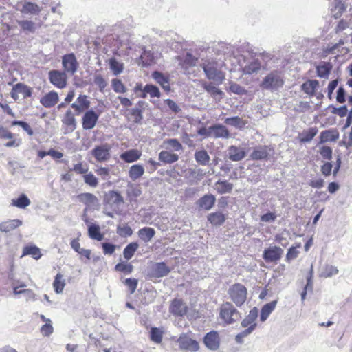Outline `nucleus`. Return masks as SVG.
Listing matches in <instances>:
<instances>
[{
  "instance_id": "f257e3e1",
  "label": "nucleus",
  "mask_w": 352,
  "mask_h": 352,
  "mask_svg": "<svg viewBox=\"0 0 352 352\" xmlns=\"http://www.w3.org/2000/svg\"><path fill=\"white\" fill-rule=\"evenodd\" d=\"M271 55L268 53L255 54L250 58L244 59V65H241L243 74H257L261 69L265 70Z\"/></svg>"
},
{
  "instance_id": "f03ea898",
  "label": "nucleus",
  "mask_w": 352,
  "mask_h": 352,
  "mask_svg": "<svg viewBox=\"0 0 352 352\" xmlns=\"http://www.w3.org/2000/svg\"><path fill=\"white\" fill-rule=\"evenodd\" d=\"M208 80H212L217 85H221L224 79L223 72L218 68V63L213 59H207L201 65Z\"/></svg>"
},
{
  "instance_id": "7ed1b4c3",
  "label": "nucleus",
  "mask_w": 352,
  "mask_h": 352,
  "mask_svg": "<svg viewBox=\"0 0 352 352\" xmlns=\"http://www.w3.org/2000/svg\"><path fill=\"white\" fill-rule=\"evenodd\" d=\"M104 205L105 210L109 208L112 212H104L109 217H113V212H117L120 207L124 204V198L118 191L111 190L108 192L104 197Z\"/></svg>"
},
{
  "instance_id": "20e7f679",
  "label": "nucleus",
  "mask_w": 352,
  "mask_h": 352,
  "mask_svg": "<svg viewBox=\"0 0 352 352\" xmlns=\"http://www.w3.org/2000/svg\"><path fill=\"white\" fill-rule=\"evenodd\" d=\"M284 85L283 76L281 72L274 70L265 76L261 83V87L267 90L275 91Z\"/></svg>"
},
{
  "instance_id": "39448f33",
  "label": "nucleus",
  "mask_w": 352,
  "mask_h": 352,
  "mask_svg": "<svg viewBox=\"0 0 352 352\" xmlns=\"http://www.w3.org/2000/svg\"><path fill=\"white\" fill-rule=\"evenodd\" d=\"M220 318L226 324H233L238 321L241 318V314L229 302H224L220 307Z\"/></svg>"
},
{
  "instance_id": "423d86ee",
  "label": "nucleus",
  "mask_w": 352,
  "mask_h": 352,
  "mask_svg": "<svg viewBox=\"0 0 352 352\" xmlns=\"http://www.w3.org/2000/svg\"><path fill=\"white\" fill-rule=\"evenodd\" d=\"M228 294L231 300L238 307L244 304L247 299L248 291L246 287L241 283H235L231 285Z\"/></svg>"
},
{
  "instance_id": "0eeeda50",
  "label": "nucleus",
  "mask_w": 352,
  "mask_h": 352,
  "mask_svg": "<svg viewBox=\"0 0 352 352\" xmlns=\"http://www.w3.org/2000/svg\"><path fill=\"white\" fill-rule=\"evenodd\" d=\"M227 156L232 162L241 161L246 156L245 146L244 144L230 146L227 149Z\"/></svg>"
},
{
  "instance_id": "6e6552de",
  "label": "nucleus",
  "mask_w": 352,
  "mask_h": 352,
  "mask_svg": "<svg viewBox=\"0 0 352 352\" xmlns=\"http://www.w3.org/2000/svg\"><path fill=\"white\" fill-rule=\"evenodd\" d=\"M207 135L208 136L215 139H228L231 136L227 127L221 124H216L210 126L208 129Z\"/></svg>"
},
{
  "instance_id": "1a4fd4ad",
  "label": "nucleus",
  "mask_w": 352,
  "mask_h": 352,
  "mask_svg": "<svg viewBox=\"0 0 352 352\" xmlns=\"http://www.w3.org/2000/svg\"><path fill=\"white\" fill-rule=\"evenodd\" d=\"M179 349L182 350H188L190 351H197L199 349L198 342L189 338L186 334L182 333L177 340Z\"/></svg>"
},
{
  "instance_id": "9d476101",
  "label": "nucleus",
  "mask_w": 352,
  "mask_h": 352,
  "mask_svg": "<svg viewBox=\"0 0 352 352\" xmlns=\"http://www.w3.org/2000/svg\"><path fill=\"white\" fill-rule=\"evenodd\" d=\"M111 146L108 144L96 146L91 150V155L98 162H106L110 158Z\"/></svg>"
},
{
  "instance_id": "9b49d317",
  "label": "nucleus",
  "mask_w": 352,
  "mask_h": 352,
  "mask_svg": "<svg viewBox=\"0 0 352 352\" xmlns=\"http://www.w3.org/2000/svg\"><path fill=\"white\" fill-rule=\"evenodd\" d=\"M78 201L86 206L85 211L95 208L99 205V200L96 196L89 192H82L77 195Z\"/></svg>"
},
{
  "instance_id": "f8f14e48",
  "label": "nucleus",
  "mask_w": 352,
  "mask_h": 352,
  "mask_svg": "<svg viewBox=\"0 0 352 352\" xmlns=\"http://www.w3.org/2000/svg\"><path fill=\"white\" fill-rule=\"evenodd\" d=\"M283 254V250L277 246L266 248L263 251V258L267 263L277 262L280 259Z\"/></svg>"
},
{
  "instance_id": "ddd939ff",
  "label": "nucleus",
  "mask_w": 352,
  "mask_h": 352,
  "mask_svg": "<svg viewBox=\"0 0 352 352\" xmlns=\"http://www.w3.org/2000/svg\"><path fill=\"white\" fill-rule=\"evenodd\" d=\"M50 82L58 88L63 89L67 85V76L65 72L59 70H51L49 72Z\"/></svg>"
},
{
  "instance_id": "4468645a",
  "label": "nucleus",
  "mask_w": 352,
  "mask_h": 352,
  "mask_svg": "<svg viewBox=\"0 0 352 352\" xmlns=\"http://www.w3.org/2000/svg\"><path fill=\"white\" fill-rule=\"evenodd\" d=\"M32 94V89L23 83H16L10 92L11 97L16 101L19 98V94L23 96V98L30 97Z\"/></svg>"
},
{
  "instance_id": "2eb2a0df",
  "label": "nucleus",
  "mask_w": 352,
  "mask_h": 352,
  "mask_svg": "<svg viewBox=\"0 0 352 352\" xmlns=\"http://www.w3.org/2000/svg\"><path fill=\"white\" fill-rule=\"evenodd\" d=\"M62 64L65 71L71 75L74 74L78 67V63L75 55L72 53L63 56Z\"/></svg>"
},
{
  "instance_id": "dca6fc26",
  "label": "nucleus",
  "mask_w": 352,
  "mask_h": 352,
  "mask_svg": "<svg viewBox=\"0 0 352 352\" xmlns=\"http://www.w3.org/2000/svg\"><path fill=\"white\" fill-rule=\"evenodd\" d=\"M204 343L206 346L212 351H216L220 346V337L216 331L207 333L204 338Z\"/></svg>"
},
{
  "instance_id": "f3484780",
  "label": "nucleus",
  "mask_w": 352,
  "mask_h": 352,
  "mask_svg": "<svg viewBox=\"0 0 352 352\" xmlns=\"http://www.w3.org/2000/svg\"><path fill=\"white\" fill-rule=\"evenodd\" d=\"M135 92L140 91V96L142 98H146L148 94L151 98H160L161 93L157 87L153 85L147 84L143 88L140 85H138L135 88Z\"/></svg>"
},
{
  "instance_id": "a211bd4d",
  "label": "nucleus",
  "mask_w": 352,
  "mask_h": 352,
  "mask_svg": "<svg viewBox=\"0 0 352 352\" xmlns=\"http://www.w3.org/2000/svg\"><path fill=\"white\" fill-rule=\"evenodd\" d=\"M170 272V267L165 263L159 262L152 265L149 274L153 278H162L167 276Z\"/></svg>"
},
{
  "instance_id": "6ab92c4d",
  "label": "nucleus",
  "mask_w": 352,
  "mask_h": 352,
  "mask_svg": "<svg viewBox=\"0 0 352 352\" xmlns=\"http://www.w3.org/2000/svg\"><path fill=\"white\" fill-rule=\"evenodd\" d=\"M99 116L92 109L85 112L82 118V128L85 130H90L95 127Z\"/></svg>"
},
{
  "instance_id": "aec40b11",
  "label": "nucleus",
  "mask_w": 352,
  "mask_h": 352,
  "mask_svg": "<svg viewBox=\"0 0 352 352\" xmlns=\"http://www.w3.org/2000/svg\"><path fill=\"white\" fill-rule=\"evenodd\" d=\"M169 311L175 316H184L188 312V307L182 299L175 298L171 302Z\"/></svg>"
},
{
  "instance_id": "412c9836",
  "label": "nucleus",
  "mask_w": 352,
  "mask_h": 352,
  "mask_svg": "<svg viewBox=\"0 0 352 352\" xmlns=\"http://www.w3.org/2000/svg\"><path fill=\"white\" fill-rule=\"evenodd\" d=\"M90 107V101L86 95H80L76 101L72 104V107L75 110L76 115L78 116L88 109Z\"/></svg>"
},
{
  "instance_id": "4be33fe9",
  "label": "nucleus",
  "mask_w": 352,
  "mask_h": 352,
  "mask_svg": "<svg viewBox=\"0 0 352 352\" xmlns=\"http://www.w3.org/2000/svg\"><path fill=\"white\" fill-rule=\"evenodd\" d=\"M58 99L57 92L51 91L41 98L40 103L46 108H51L57 104Z\"/></svg>"
},
{
  "instance_id": "5701e85b",
  "label": "nucleus",
  "mask_w": 352,
  "mask_h": 352,
  "mask_svg": "<svg viewBox=\"0 0 352 352\" xmlns=\"http://www.w3.org/2000/svg\"><path fill=\"white\" fill-rule=\"evenodd\" d=\"M270 148L267 146H258L254 148L250 157L252 160H265L269 156Z\"/></svg>"
},
{
  "instance_id": "b1692460",
  "label": "nucleus",
  "mask_w": 352,
  "mask_h": 352,
  "mask_svg": "<svg viewBox=\"0 0 352 352\" xmlns=\"http://www.w3.org/2000/svg\"><path fill=\"white\" fill-rule=\"evenodd\" d=\"M151 76L166 91H170V87L168 77L165 76L162 73L158 71L153 72Z\"/></svg>"
},
{
  "instance_id": "393cba45",
  "label": "nucleus",
  "mask_w": 352,
  "mask_h": 352,
  "mask_svg": "<svg viewBox=\"0 0 352 352\" xmlns=\"http://www.w3.org/2000/svg\"><path fill=\"white\" fill-rule=\"evenodd\" d=\"M258 317V309L256 307H254L252 309L249 314L244 318L241 322V326L243 327H249L254 325V330L256 327V323L255 322L256 318Z\"/></svg>"
},
{
  "instance_id": "a878e982",
  "label": "nucleus",
  "mask_w": 352,
  "mask_h": 352,
  "mask_svg": "<svg viewBox=\"0 0 352 352\" xmlns=\"http://www.w3.org/2000/svg\"><path fill=\"white\" fill-rule=\"evenodd\" d=\"M141 156V152L137 149H130L122 153L120 157L126 163H132L137 161Z\"/></svg>"
},
{
  "instance_id": "bb28decb",
  "label": "nucleus",
  "mask_w": 352,
  "mask_h": 352,
  "mask_svg": "<svg viewBox=\"0 0 352 352\" xmlns=\"http://www.w3.org/2000/svg\"><path fill=\"white\" fill-rule=\"evenodd\" d=\"M318 86L319 82L317 80H307L301 85V89L307 95L313 96Z\"/></svg>"
},
{
  "instance_id": "cd10ccee",
  "label": "nucleus",
  "mask_w": 352,
  "mask_h": 352,
  "mask_svg": "<svg viewBox=\"0 0 352 352\" xmlns=\"http://www.w3.org/2000/svg\"><path fill=\"white\" fill-rule=\"evenodd\" d=\"M215 201L216 199L214 195H206L198 200L197 204L201 208L209 210L213 207Z\"/></svg>"
},
{
  "instance_id": "c85d7f7f",
  "label": "nucleus",
  "mask_w": 352,
  "mask_h": 352,
  "mask_svg": "<svg viewBox=\"0 0 352 352\" xmlns=\"http://www.w3.org/2000/svg\"><path fill=\"white\" fill-rule=\"evenodd\" d=\"M19 10L23 14H31L36 15L41 11V8L36 3L30 1H25L22 5V8Z\"/></svg>"
},
{
  "instance_id": "c756f323",
  "label": "nucleus",
  "mask_w": 352,
  "mask_h": 352,
  "mask_svg": "<svg viewBox=\"0 0 352 352\" xmlns=\"http://www.w3.org/2000/svg\"><path fill=\"white\" fill-rule=\"evenodd\" d=\"M22 225V221L19 219L8 220L0 223V231L9 232Z\"/></svg>"
},
{
  "instance_id": "7c9ffc66",
  "label": "nucleus",
  "mask_w": 352,
  "mask_h": 352,
  "mask_svg": "<svg viewBox=\"0 0 352 352\" xmlns=\"http://www.w3.org/2000/svg\"><path fill=\"white\" fill-rule=\"evenodd\" d=\"M214 188L219 194L230 193L232 190L233 184L226 180H219L215 183Z\"/></svg>"
},
{
  "instance_id": "2f4dec72",
  "label": "nucleus",
  "mask_w": 352,
  "mask_h": 352,
  "mask_svg": "<svg viewBox=\"0 0 352 352\" xmlns=\"http://www.w3.org/2000/svg\"><path fill=\"white\" fill-rule=\"evenodd\" d=\"M195 159L199 165L206 166L209 164L210 157L206 150L201 149L195 151Z\"/></svg>"
},
{
  "instance_id": "473e14b6",
  "label": "nucleus",
  "mask_w": 352,
  "mask_h": 352,
  "mask_svg": "<svg viewBox=\"0 0 352 352\" xmlns=\"http://www.w3.org/2000/svg\"><path fill=\"white\" fill-rule=\"evenodd\" d=\"M339 134L336 130H327L321 132L320 138V143L326 142H335L338 139Z\"/></svg>"
},
{
  "instance_id": "72a5a7b5",
  "label": "nucleus",
  "mask_w": 352,
  "mask_h": 352,
  "mask_svg": "<svg viewBox=\"0 0 352 352\" xmlns=\"http://www.w3.org/2000/svg\"><path fill=\"white\" fill-rule=\"evenodd\" d=\"M277 304L276 300H273L269 303L265 304L261 309L260 320L264 322L269 317L270 314L274 310Z\"/></svg>"
},
{
  "instance_id": "f704fd0d",
  "label": "nucleus",
  "mask_w": 352,
  "mask_h": 352,
  "mask_svg": "<svg viewBox=\"0 0 352 352\" xmlns=\"http://www.w3.org/2000/svg\"><path fill=\"white\" fill-rule=\"evenodd\" d=\"M159 160L165 164H172L179 160V156L169 151H162L159 154Z\"/></svg>"
},
{
  "instance_id": "c9c22d12",
  "label": "nucleus",
  "mask_w": 352,
  "mask_h": 352,
  "mask_svg": "<svg viewBox=\"0 0 352 352\" xmlns=\"http://www.w3.org/2000/svg\"><path fill=\"white\" fill-rule=\"evenodd\" d=\"M143 52H142L140 59L142 61V64L143 66H148L154 63L155 60V55L151 51L146 49V47L142 48Z\"/></svg>"
},
{
  "instance_id": "e433bc0d",
  "label": "nucleus",
  "mask_w": 352,
  "mask_h": 352,
  "mask_svg": "<svg viewBox=\"0 0 352 352\" xmlns=\"http://www.w3.org/2000/svg\"><path fill=\"white\" fill-rule=\"evenodd\" d=\"M155 230L149 227H144L138 231L139 237L146 243L150 241L155 236Z\"/></svg>"
},
{
  "instance_id": "4c0bfd02",
  "label": "nucleus",
  "mask_w": 352,
  "mask_h": 352,
  "mask_svg": "<svg viewBox=\"0 0 352 352\" xmlns=\"http://www.w3.org/2000/svg\"><path fill=\"white\" fill-rule=\"evenodd\" d=\"M144 173V168L140 164L133 165L129 171V175L133 181H135Z\"/></svg>"
},
{
  "instance_id": "58836bf2",
  "label": "nucleus",
  "mask_w": 352,
  "mask_h": 352,
  "mask_svg": "<svg viewBox=\"0 0 352 352\" xmlns=\"http://www.w3.org/2000/svg\"><path fill=\"white\" fill-rule=\"evenodd\" d=\"M30 255L34 259H39L42 254L41 253L40 249L36 245H28L23 248V256Z\"/></svg>"
},
{
  "instance_id": "ea45409f",
  "label": "nucleus",
  "mask_w": 352,
  "mask_h": 352,
  "mask_svg": "<svg viewBox=\"0 0 352 352\" xmlns=\"http://www.w3.org/2000/svg\"><path fill=\"white\" fill-rule=\"evenodd\" d=\"M224 123L240 129L243 128L247 124L245 121L243 120V119L239 116L227 118L225 119Z\"/></svg>"
},
{
  "instance_id": "a19ab883",
  "label": "nucleus",
  "mask_w": 352,
  "mask_h": 352,
  "mask_svg": "<svg viewBox=\"0 0 352 352\" xmlns=\"http://www.w3.org/2000/svg\"><path fill=\"white\" fill-rule=\"evenodd\" d=\"M208 220L214 226H221L224 223L226 218L222 212H216L210 214L208 217Z\"/></svg>"
},
{
  "instance_id": "79ce46f5",
  "label": "nucleus",
  "mask_w": 352,
  "mask_h": 352,
  "mask_svg": "<svg viewBox=\"0 0 352 352\" xmlns=\"http://www.w3.org/2000/svg\"><path fill=\"white\" fill-rule=\"evenodd\" d=\"M202 87L214 98L219 96L220 98H221V96L223 94V91L214 86L212 82H204L202 83Z\"/></svg>"
},
{
  "instance_id": "37998d69",
  "label": "nucleus",
  "mask_w": 352,
  "mask_h": 352,
  "mask_svg": "<svg viewBox=\"0 0 352 352\" xmlns=\"http://www.w3.org/2000/svg\"><path fill=\"white\" fill-rule=\"evenodd\" d=\"M30 204V200L25 194H21L17 199L12 200V205L19 208H25Z\"/></svg>"
},
{
  "instance_id": "c03bdc74",
  "label": "nucleus",
  "mask_w": 352,
  "mask_h": 352,
  "mask_svg": "<svg viewBox=\"0 0 352 352\" xmlns=\"http://www.w3.org/2000/svg\"><path fill=\"white\" fill-rule=\"evenodd\" d=\"M63 122L71 128L72 131L76 129V122L74 114L70 109L67 110L63 119Z\"/></svg>"
},
{
  "instance_id": "a18cd8bd",
  "label": "nucleus",
  "mask_w": 352,
  "mask_h": 352,
  "mask_svg": "<svg viewBox=\"0 0 352 352\" xmlns=\"http://www.w3.org/2000/svg\"><path fill=\"white\" fill-rule=\"evenodd\" d=\"M138 247L139 245L136 242H133L128 244L123 251L124 257L126 260L131 259L133 257L135 251L138 250Z\"/></svg>"
},
{
  "instance_id": "49530a36",
  "label": "nucleus",
  "mask_w": 352,
  "mask_h": 352,
  "mask_svg": "<svg viewBox=\"0 0 352 352\" xmlns=\"http://www.w3.org/2000/svg\"><path fill=\"white\" fill-rule=\"evenodd\" d=\"M332 68L331 65L329 63H323L319 65L316 67L317 74L320 78L327 77Z\"/></svg>"
},
{
  "instance_id": "de8ad7c7",
  "label": "nucleus",
  "mask_w": 352,
  "mask_h": 352,
  "mask_svg": "<svg viewBox=\"0 0 352 352\" xmlns=\"http://www.w3.org/2000/svg\"><path fill=\"white\" fill-rule=\"evenodd\" d=\"M89 236L91 239L102 241L104 236L100 233V228L97 225H91L88 228Z\"/></svg>"
},
{
  "instance_id": "09e8293b",
  "label": "nucleus",
  "mask_w": 352,
  "mask_h": 352,
  "mask_svg": "<svg viewBox=\"0 0 352 352\" xmlns=\"http://www.w3.org/2000/svg\"><path fill=\"white\" fill-rule=\"evenodd\" d=\"M17 23L21 29L27 33H33L36 30V24L32 21L22 20L18 21Z\"/></svg>"
},
{
  "instance_id": "8fccbe9b",
  "label": "nucleus",
  "mask_w": 352,
  "mask_h": 352,
  "mask_svg": "<svg viewBox=\"0 0 352 352\" xmlns=\"http://www.w3.org/2000/svg\"><path fill=\"white\" fill-rule=\"evenodd\" d=\"M142 194L141 188L139 186L133 184H129L126 190V195L131 199H135Z\"/></svg>"
},
{
  "instance_id": "3c124183",
  "label": "nucleus",
  "mask_w": 352,
  "mask_h": 352,
  "mask_svg": "<svg viewBox=\"0 0 352 352\" xmlns=\"http://www.w3.org/2000/svg\"><path fill=\"white\" fill-rule=\"evenodd\" d=\"M338 273V270L336 267L330 265H326L322 269L320 273V276L323 278H329L337 274Z\"/></svg>"
},
{
  "instance_id": "603ef678",
  "label": "nucleus",
  "mask_w": 352,
  "mask_h": 352,
  "mask_svg": "<svg viewBox=\"0 0 352 352\" xmlns=\"http://www.w3.org/2000/svg\"><path fill=\"white\" fill-rule=\"evenodd\" d=\"M109 67L113 74L116 76L121 74L124 69L123 64L118 62L114 58H112L109 60Z\"/></svg>"
},
{
  "instance_id": "864d4df0",
  "label": "nucleus",
  "mask_w": 352,
  "mask_h": 352,
  "mask_svg": "<svg viewBox=\"0 0 352 352\" xmlns=\"http://www.w3.org/2000/svg\"><path fill=\"white\" fill-rule=\"evenodd\" d=\"M318 129L316 128H310L308 131H304L301 134L300 142H309L316 135Z\"/></svg>"
},
{
  "instance_id": "5fc2aeb1",
  "label": "nucleus",
  "mask_w": 352,
  "mask_h": 352,
  "mask_svg": "<svg viewBox=\"0 0 352 352\" xmlns=\"http://www.w3.org/2000/svg\"><path fill=\"white\" fill-rule=\"evenodd\" d=\"M54 288L55 292L57 294H60L63 292L64 287L65 285V280L63 279V276L60 274H58L56 277L55 280L53 283Z\"/></svg>"
},
{
  "instance_id": "6e6d98bb",
  "label": "nucleus",
  "mask_w": 352,
  "mask_h": 352,
  "mask_svg": "<svg viewBox=\"0 0 352 352\" xmlns=\"http://www.w3.org/2000/svg\"><path fill=\"white\" fill-rule=\"evenodd\" d=\"M164 143L167 145V148H171L174 151H179L183 148L182 144L175 138L167 139Z\"/></svg>"
},
{
  "instance_id": "4d7b16f0",
  "label": "nucleus",
  "mask_w": 352,
  "mask_h": 352,
  "mask_svg": "<svg viewBox=\"0 0 352 352\" xmlns=\"http://www.w3.org/2000/svg\"><path fill=\"white\" fill-rule=\"evenodd\" d=\"M94 84L98 87L99 90L102 92L107 85V82L101 74H96L94 77Z\"/></svg>"
},
{
  "instance_id": "13d9d810",
  "label": "nucleus",
  "mask_w": 352,
  "mask_h": 352,
  "mask_svg": "<svg viewBox=\"0 0 352 352\" xmlns=\"http://www.w3.org/2000/svg\"><path fill=\"white\" fill-rule=\"evenodd\" d=\"M84 182L91 187L95 188L98 184V180L92 173L83 175Z\"/></svg>"
},
{
  "instance_id": "bf43d9fd",
  "label": "nucleus",
  "mask_w": 352,
  "mask_h": 352,
  "mask_svg": "<svg viewBox=\"0 0 352 352\" xmlns=\"http://www.w3.org/2000/svg\"><path fill=\"white\" fill-rule=\"evenodd\" d=\"M229 89L230 91L235 94L244 95L247 94V90L243 87L234 82H230Z\"/></svg>"
},
{
  "instance_id": "052dcab7",
  "label": "nucleus",
  "mask_w": 352,
  "mask_h": 352,
  "mask_svg": "<svg viewBox=\"0 0 352 352\" xmlns=\"http://www.w3.org/2000/svg\"><path fill=\"white\" fill-rule=\"evenodd\" d=\"M254 331V325L249 327L244 331L238 333L235 337V340L238 344H242L243 342V338L249 336Z\"/></svg>"
},
{
  "instance_id": "680f3d73",
  "label": "nucleus",
  "mask_w": 352,
  "mask_h": 352,
  "mask_svg": "<svg viewBox=\"0 0 352 352\" xmlns=\"http://www.w3.org/2000/svg\"><path fill=\"white\" fill-rule=\"evenodd\" d=\"M151 339L155 343H160L162 340V331L157 327H152L151 330Z\"/></svg>"
},
{
  "instance_id": "e2e57ef3",
  "label": "nucleus",
  "mask_w": 352,
  "mask_h": 352,
  "mask_svg": "<svg viewBox=\"0 0 352 352\" xmlns=\"http://www.w3.org/2000/svg\"><path fill=\"white\" fill-rule=\"evenodd\" d=\"M111 83H112L113 89L116 93H125L126 92V89L120 80L114 78L112 80Z\"/></svg>"
},
{
  "instance_id": "0e129e2a",
  "label": "nucleus",
  "mask_w": 352,
  "mask_h": 352,
  "mask_svg": "<svg viewBox=\"0 0 352 352\" xmlns=\"http://www.w3.org/2000/svg\"><path fill=\"white\" fill-rule=\"evenodd\" d=\"M115 268L117 271L127 274H130L133 271V266L128 263H119L116 265Z\"/></svg>"
},
{
  "instance_id": "69168bd1",
  "label": "nucleus",
  "mask_w": 352,
  "mask_h": 352,
  "mask_svg": "<svg viewBox=\"0 0 352 352\" xmlns=\"http://www.w3.org/2000/svg\"><path fill=\"white\" fill-rule=\"evenodd\" d=\"M124 285L128 287L130 290V293L133 294L137 288L138 280L135 278H126L124 281Z\"/></svg>"
},
{
  "instance_id": "338daca9",
  "label": "nucleus",
  "mask_w": 352,
  "mask_h": 352,
  "mask_svg": "<svg viewBox=\"0 0 352 352\" xmlns=\"http://www.w3.org/2000/svg\"><path fill=\"white\" fill-rule=\"evenodd\" d=\"M54 331V328L52 324V321L45 323L41 327V333L44 336H50Z\"/></svg>"
},
{
  "instance_id": "774afa93",
  "label": "nucleus",
  "mask_w": 352,
  "mask_h": 352,
  "mask_svg": "<svg viewBox=\"0 0 352 352\" xmlns=\"http://www.w3.org/2000/svg\"><path fill=\"white\" fill-rule=\"evenodd\" d=\"M319 153L324 159L331 160L332 158V149L329 146H322Z\"/></svg>"
}]
</instances>
